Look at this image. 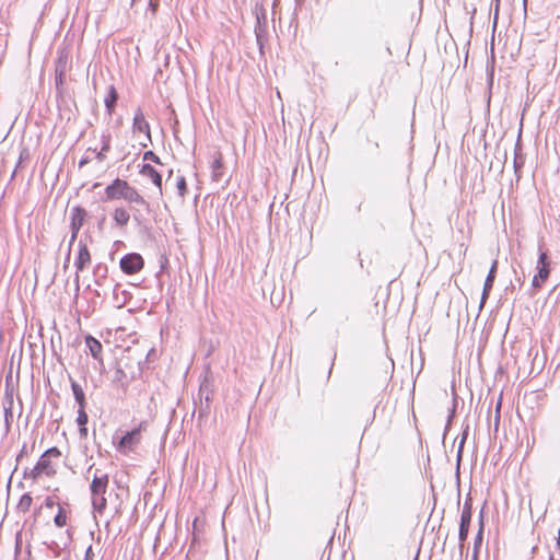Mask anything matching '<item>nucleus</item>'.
Listing matches in <instances>:
<instances>
[{"label":"nucleus","mask_w":560,"mask_h":560,"mask_svg":"<svg viewBox=\"0 0 560 560\" xmlns=\"http://www.w3.org/2000/svg\"><path fill=\"white\" fill-rule=\"evenodd\" d=\"M125 201L131 205L132 219L138 224H141L143 221V211L147 213L151 212L150 203L132 186H130Z\"/></svg>","instance_id":"f257e3e1"},{"label":"nucleus","mask_w":560,"mask_h":560,"mask_svg":"<svg viewBox=\"0 0 560 560\" xmlns=\"http://www.w3.org/2000/svg\"><path fill=\"white\" fill-rule=\"evenodd\" d=\"M55 474L56 470L52 468L50 459L46 455L42 454L38 462L32 469H25L24 478L36 480L43 475L51 477Z\"/></svg>","instance_id":"f03ea898"},{"label":"nucleus","mask_w":560,"mask_h":560,"mask_svg":"<svg viewBox=\"0 0 560 560\" xmlns=\"http://www.w3.org/2000/svg\"><path fill=\"white\" fill-rule=\"evenodd\" d=\"M144 265L142 256L138 253H130L125 255L120 261V269L127 275H135L139 272Z\"/></svg>","instance_id":"7ed1b4c3"},{"label":"nucleus","mask_w":560,"mask_h":560,"mask_svg":"<svg viewBox=\"0 0 560 560\" xmlns=\"http://www.w3.org/2000/svg\"><path fill=\"white\" fill-rule=\"evenodd\" d=\"M130 184L127 180L116 178L110 185L105 188V199L106 200H116V199H126V196L129 191Z\"/></svg>","instance_id":"20e7f679"},{"label":"nucleus","mask_w":560,"mask_h":560,"mask_svg":"<svg viewBox=\"0 0 560 560\" xmlns=\"http://www.w3.org/2000/svg\"><path fill=\"white\" fill-rule=\"evenodd\" d=\"M85 217H86V211L83 208L77 206L71 209V212H70L71 242H73L77 238L78 233L84 223Z\"/></svg>","instance_id":"39448f33"},{"label":"nucleus","mask_w":560,"mask_h":560,"mask_svg":"<svg viewBox=\"0 0 560 560\" xmlns=\"http://www.w3.org/2000/svg\"><path fill=\"white\" fill-rule=\"evenodd\" d=\"M549 261L546 253H540L538 259V273L533 279V287L540 288L541 283L545 282L549 277Z\"/></svg>","instance_id":"423d86ee"},{"label":"nucleus","mask_w":560,"mask_h":560,"mask_svg":"<svg viewBox=\"0 0 560 560\" xmlns=\"http://www.w3.org/2000/svg\"><path fill=\"white\" fill-rule=\"evenodd\" d=\"M108 481L107 474H100V469H95L90 486L91 494H106Z\"/></svg>","instance_id":"0eeeda50"},{"label":"nucleus","mask_w":560,"mask_h":560,"mask_svg":"<svg viewBox=\"0 0 560 560\" xmlns=\"http://www.w3.org/2000/svg\"><path fill=\"white\" fill-rule=\"evenodd\" d=\"M393 485L399 487L404 481V469L401 467L397 447H393Z\"/></svg>","instance_id":"6e6552de"},{"label":"nucleus","mask_w":560,"mask_h":560,"mask_svg":"<svg viewBox=\"0 0 560 560\" xmlns=\"http://www.w3.org/2000/svg\"><path fill=\"white\" fill-rule=\"evenodd\" d=\"M471 521V509L469 504H465L462 516H460V525H459V540L460 544L466 540L468 535V529Z\"/></svg>","instance_id":"1a4fd4ad"},{"label":"nucleus","mask_w":560,"mask_h":560,"mask_svg":"<svg viewBox=\"0 0 560 560\" xmlns=\"http://www.w3.org/2000/svg\"><path fill=\"white\" fill-rule=\"evenodd\" d=\"M133 131L142 132L145 135L147 140L151 141L150 125L145 120V117L141 109H138L133 117L132 124Z\"/></svg>","instance_id":"9d476101"},{"label":"nucleus","mask_w":560,"mask_h":560,"mask_svg":"<svg viewBox=\"0 0 560 560\" xmlns=\"http://www.w3.org/2000/svg\"><path fill=\"white\" fill-rule=\"evenodd\" d=\"M140 174L150 178L151 182L156 186L159 190V195L162 196V176L161 174L151 165V164H143Z\"/></svg>","instance_id":"9b49d317"},{"label":"nucleus","mask_w":560,"mask_h":560,"mask_svg":"<svg viewBox=\"0 0 560 560\" xmlns=\"http://www.w3.org/2000/svg\"><path fill=\"white\" fill-rule=\"evenodd\" d=\"M91 262V255L86 244L82 241L79 242V253L74 261L77 271H82Z\"/></svg>","instance_id":"f8f14e48"},{"label":"nucleus","mask_w":560,"mask_h":560,"mask_svg":"<svg viewBox=\"0 0 560 560\" xmlns=\"http://www.w3.org/2000/svg\"><path fill=\"white\" fill-rule=\"evenodd\" d=\"M85 345L89 348L91 355L98 362L103 363L102 343L96 338L89 335L85 337Z\"/></svg>","instance_id":"ddd939ff"},{"label":"nucleus","mask_w":560,"mask_h":560,"mask_svg":"<svg viewBox=\"0 0 560 560\" xmlns=\"http://www.w3.org/2000/svg\"><path fill=\"white\" fill-rule=\"evenodd\" d=\"M140 441V429H133L121 436L119 446L125 448H132Z\"/></svg>","instance_id":"4468645a"},{"label":"nucleus","mask_w":560,"mask_h":560,"mask_svg":"<svg viewBox=\"0 0 560 560\" xmlns=\"http://www.w3.org/2000/svg\"><path fill=\"white\" fill-rule=\"evenodd\" d=\"M497 266H498V261L494 260L492 262V266L490 268V271H489V275L486 279V282H485V285H483V292H482V298H481V303H480V308L483 306L488 295H489V292L492 288V284H493V281H494V278H495V271H497Z\"/></svg>","instance_id":"2eb2a0df"},{"label":"nucleus","mask_w":560,"mask_h":560,"mask_svg":"<svg viewBox=\"0 0 560 560\" xmlns=\"http://www.w3.org/2000/svg\"><path fill=\"white\" fill-rule=\"evenodd\" d=\"M211 170H212V179L215 182H220L223 176V161H222V154L220 152L215 153L214 159L211 163Z\"/></svg>","instance_id":"dca6fc26"},{"label":"nucleus","mask_w":560,"mask_h":560,"mask_svg":"<svg viewBox=\"0 0 560 560\" xmlns=\"http://www.w3.org/2000/svg\"><path fill=\"white\" fill-rule=\"evenodd\" d=\"M13 396L12 394H5L4 401H3V409H4V422L7 430L10 429V424L13 420Z\"/></svg>","instance_id":"f3484780"},{"label":"nucleus","mask_w":560,"mask_h":560,"mask_svg":"<svg viewBox=\"0 0 560 560\" xmlns=\"http://www.w3.org/2000/svg\"><path fill=\"white\" fill-rule=\"evenodd\" d=\"M117 100H118L117 91L113 85H110L108 89L107 95L104 100L105 107H106L108 115H112L114 113Z\"/></svg>","instance_id":"a211bd4d"},{"label":"nucleus","mask_w":560,"mask_h":560,"mask_svg":"<svg viewBox=\"0 0 560 560\" xmlns=\"http://www.w3.org/2000/svg\"><path fill=\"white\" fill-rule=\"evenodd\" d=\"M71 389H72V394L74 396L75 402L78 404L79 408H85L86 407L85 394H84L82 387L77 382L72 381Z\"/></svg>","instance_id":"6ab92c4d"},{"label":"nucleus","mask_w":560,"mask_h":560,"mask_svg":"<svg viewBox=\"0 0 560 560\" xmlns=\"http://www.w3.org/2000/svg\"><path fill=\"white\" fill-rule=\"evenodd\" d=\"M115 223L119 226H125L130 220V213L125 208H116L113 213Z\"/></svg>","instance_id":"aec40b11"},{"label":"nucleus","mask_w":560,"mask_h":560,"mask_svg":"<svg viewBox=\"0 0 560 560\" xmlns=\"http://www.w3.org/2000/svg\"><path fill=\"white\" fill-rule=\"evenodd\" d=\"M107 505L105 494H92V506L93 510L100 514L104 512Z\"/></svg>","instance_id":"412c9836"},{"label":"nucleus","mask_w":560,"mask_h":560,"mask_svg":"<svg viewBox=\"0 0 560 560\" xmlns=\"http://www.w3.org/2000/svg\"><path fill=\"white\" fill-rule=\"evenodd\" d=\"M89 417L85 412V408H79L78 409V417H77V423L80 427V434L85 436L88 434L86 423H88Z\"/></svg>","instance_id":"4be33fe9"},{"label":"nucleus","mask_w":560,"mask_h":560,"mask_svg":"<svg viewBox=\"0 0 560 560\" xmlns=\"http://www.w3.org/2000/svg\"><path fill=\"white\" fill-rule=\"evenodd\" d=\"M67 512L65 508L58 504V513L54 518V523L57 527H63L67 524Z\"/></svg>","instance_id":"5701e85b"},{"label":"nucleus","mask_w":560,"mask_h":560,"mask_svg":"<svg viewBox=\"0 0 560 560\" xmlns=\"http://www.w3.org/2000/svg\"><path fill=\"white\" fill-rule=\"evenodd\" d=\"M255 36L256 42L259 47V51L262 55L264 54V43H265V28L264 26H255Z\"/></svg>","instance_id":"b1692460"},{"label":"nucleus","mask_w":560,"mask_h":560,"mask_svg":"<svg viewBox=\"0 0 560 560\" xmlns=\"http://www.w3.org/2000/svg\"><path fill=\"white\" fill-rule=\"evenodd\" d=\"M32 502H33L32 497L30 494L25 493L21 497L18 508L21 511L26 512L31 508Z\"/></svg>","instance_id":"393cba45"},{"label":"nucleus","mask_w":560,"mask_h":560,"mask_svg":"<svg viewBox=\"0 0 560 560\" xmlns=\"http://www.w3.org/2000/svg\"><path fill=\"white\" fill-rule=\"evenodd\" d=\"M143 160L151 161V162H154L156 164L161 163L160 158L153 151L144 152Z\"/></svg>","instance_id":"a878e982"},{"label":"nucleus","mask_w":560,"mask_h":560,"mask_svg":"<svg viewBox=\"0 0 560 560\" xmlns=\"http://www.w3.org/2000/svg\"><path fill=\"white\" fill-rule=\"evenodd\" d=\"M126 377V373L124 372V370L121 368H117L115 373H114V378L113 381L115 383H122V380Z\"/></svg>","instance_id":"bb28decb"},{"label":"nucleus","mask_w":560,"mask_h":560,"mask_svg":"<svg viewBox=\"0 0 560 560\" xmlns=\"http://www.w3.org/2000/svg\"><path fill=\"white\" fill-rule=\"evenodd\" d=\"M102 151H109L110 149V137L109 135H103L102 136Z\"/></svg>","instance_id":"cd10ccee"},{"label":"nucleus","mask_w":560,"mask_h":560,"mask_svg":"<svg viewBox=\"0 0 560 560\" xmlns=\"http://www.w3.org/2000/svg\"><path fill=\"white\" fill-rule=\"evenodd\" d=\"M106 272H107V267L106 266L97 265L95 267L94 275L96 277H105Z\"/></svg>","instance_id":"c85d7f7f"},{"label":"nucleus","mask_w":560,"mask_h":560,"mask_svg":"<svg viewBox=\"0 0 560 560\" xmlns=\"http://www.w3.org/2000/svg\"><path fill=\"white\" fill-rule=\"evenodd\" d=\"M177 189L179 191V194L183 196L184 192L186 191V180L184 177H179L178 180H177Z\"/></svg>","instance_id":"c756f323"},{"label":"nucleus","mask_w":560,"mask_h":560,"mask_svg":"<svg viewBox=\"0 0 560 560\" xmlns=\"http://www.w3.org/2000/svg\"><path fill=\"white\" fill-rule=\"evenodd\" d=\"M44 455H46L48 458L51 456L58 457L60 455V451L57 447H50L44 453Z\"/></svg>","instance_id":"7c9ffc66"},{"label":"nucleus","mask_w":560,"mask_h":560,"mask_svg":"<svg viewBox=\"0 0 560 560\" xmlns=\"http://www.w3.org/2000/svg\"><path fill=\"white\" fill-rule=\"evenodd\" d=\"M66 72V63H62L61 60H59V63L56 68V74H59V77H65Z\"/></svg>","instance_id":"2f4dec72"},{"label":"nucleus","mask_w":560,"mask_h":560,"mask_svg":"<svg viewBox=\"0 0 560 560\" xmlns=\"http://www.w3.org/2000/svg\"><path fill=\"white\" fill-rule=\"evenodd\" d=\"M256 20H257L256 26H262V22L265 23V21H266V13L262 11L260 14H257Z\"/></svg>","instance_id":"473e14b6"},{"label":"nucleus","mask_w":560,"mask_h":560,"mask_svg":"<svg viewBox=\"0 0 560 560\" xmlns=\"http://www.w3.org/2000/svg\"><path fill=\"white\" fill-rule=\"evenodd\" d=\"M158 7H159V0H150V2H149V8L151 9V11H152L153 13H155V12H156Z\"/></svg>","instance_id":"72a5a7b5"},{"label":"nucleus","mask_w":560,"mask_h":560,"mask_svg":"<svg viewBox=\"0 0 560 560\" xmlns=\"http://www.w3.org/2000/svg\"><path fill=\"white\" fill-rule=\"evenodd\" d=\"M93 557H94V553L92 550V546H90L85 551L84 560H92Z\"/></svg>","instance_id":"f704fd0d"},{"label":"nucleus","mask_w":560,"mask_h":560,"mask_svg":"<svg viewBox=\"0 0 560 560\" xmlns=\"http://www.w3.org/2000/svg\"><path fill=\"white\" fill-rule=\"evenodd\" d=\"M55 505V501L51 497L46 498L45 506L51 509Z\"/></svg>","instance_id":"c9c22d12"},{"label":"nucleus","mask_w":560,"mask_h":560,"mask_svg":"<svg viewBox=\"0 0 560 560\" xmlns=\"http://www.w3.org/2000/svg\"><path fill=\"white\" fill-rule=\"evenodd\" d=\"M55 81H56V86L58 88L63 84V77H59V74H56Z\"/></svg>","instance_id":"e433bc0d"},{"label":"nucleus","mask_w":560,"mask_h":560,"mask_svg":"<svg viewBox=\"0 0 560 560\" xmlns=\"http://www.w3.org/2000/svg\"><path fill=\"white\" fill-rule=\"evenodd\" d=\"M105 152H106V151H102V150H101V151L97 153L96 158H97V160H98V161H103V160L105 159Z\"/></svg>","instance_id":"4c0bfd02"},{"label":"nucleus","mask_w":560,"mask_h":560,"mask_svg":"<svg viewBox=\"0 0 560 560\" xmlns=\"http://www.w3.org/2000/svg\"><path fill=\"white\" fill-rule=\"evenodd\" d=\"M24 454H25V445L23 446L22 451L18 455L16 459L19 460Z\"/></svg>","instance_id":"58836bf2"},{"label":"nucleus","mask_w":560,"mask_h":560,"mask_svg":"<svg viewBox=\"0 0 560 560\" xmlns=\"http://www.w3.org/2000/svg\"><path fill=\"white\" fill-rule=\"evenodd\" d=\"M384 409H385V407H380V406H377V407H376V409H375V411H383Z\"/></svg>","instance_id":"ea45409f"},{"label":"nucleus","mask_w":560,"mask_h":560,"mask_svg":"<svg viewBox=\"0 0 560 560\" xmlns=\"http://www.w3.org/2000/svg\"><path fill=\"white\" fill-rule=\"evenodd\" d=\"M518 165H520V162H517V160L515 159V161H514V166H515V168H517V167H518Z\"/></svg>","instance_id":"a19ab883"},{"label":"nucleus","mask_w":560,"mask_h":560,"mask_svg":"<svg viewBox=\"0 0 560 560\" xmlns=\"http://www.w3.org/2000/svg\"><path fill=\"white\" fill-rule=\"evenodd\" d=\"M85 163H86V160H82V161L80 162V166L84 165Z\"/></svg>","instance_id":"79ce46f5"},{"label":"nucleus","mask_w":560,"mask_h":560,"mask_svg":"<svg viewBox=\"0 0 560 560\" xmlns=\"http://www.w3.org/2000/svg\"><path fill=\"white\" fill-rule=\"evenodd\" d=\"M500 406H501V401L498 402V406H497V411L500 410Z\"/></svg>","instance_id":"37998d69"},{"label":"nucleus","mask_w":560,"mask_h":560,"mask_svg":"<svg viewBox=\"0 0 560 560\" xmlns=\"http://www.w3.org/2000/svg\"><path fill=\"white\" fill-rule=\"evenodd\" d=\"M92 471V466L88 469V474H91Z\"/></svg>","instance_id":"c03bdc74"},{"label":"nucleus","mask_w":560,"mask_h":560,"mask_svg":"<svg viewBox=\"0 0 560 560\" xmlns=\"http://www.w3.org/2000/svg\"><path fill=\"white\" fill-rule=\"evenodd\" d=\"M412 560H418V553L413 557Z\"/></svg>","instance_id":"a18cd8bd"}]
</instances>
